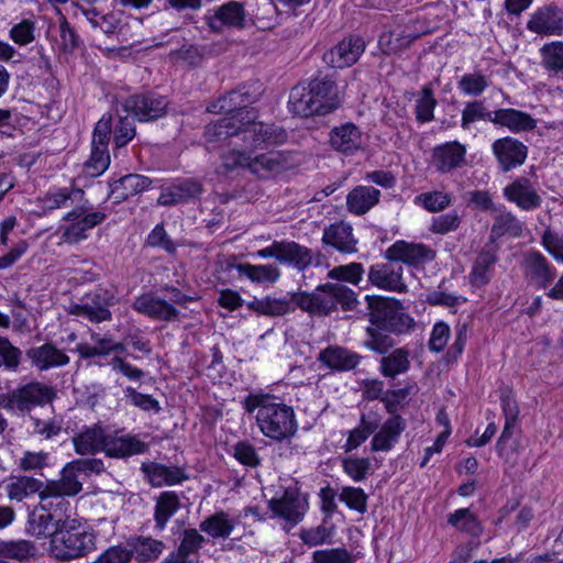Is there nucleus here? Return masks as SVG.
I'll list each match as a JSON object with an SVG mask.
<instances>
[{"label": "nucleus", "instance_id": "nucleus-59", "mask_svg": "<svg viewBox=\"0 0 563 563\" xmlns=\"http://www.w3.org/2000/svg\"><path fill=\"white\" fill-rule=\"evenodd\" d=\"M22 358V351L14 346L10 340L0 335V367L16 372Z\"/></svg>", "mask_w": 563, "mask_h": 563}, {"label": "nucleus", "instance_id": "nucleus-30", "mask_svg": "<svg viewBox=\"0 0 563 563\" xmlns=\"http://www.w3.org/2000/svg\"><path fill=\"white\" fill-rule=\"evenodd\" d=\"M142 471L147 476L148 482L156 487L180 484L188 478L184 468L161 463L142 464Z\"/></svg>", "mask_w": 563, "mask_h": 563}, {"label": "nucleus", "instance_id": "nucleus-21", "mask_svg": "<svg viewBox=\"0 0 563 563\" xmlns=\"http://www.w3.org/2000/svg\"><path fill=\"white\" fill-rule=\"evenodd\" d=\"M466 163V148L453 141L437 146L432 152V165L440 173H450Z\"/></svg>", "mask_w": 563, "mask_h": 563}, {"label": "nucleus", "instance_id": "nucleus-32", "mask_svg": "<svg viewBox=\"0 0 563 563\" xmlns=\"http://www.w3.org/2000/svg\"><path fill=\"white\" fill-rule=\"evenodd\" d=\"M309 87L312 95V101H316V106H318L317 114H328L338 107V100L334 96L335 86L330 78H313L309 81Z\"/></svg>", "mask_w": 563, "mask_h": 563}, {"label": "nucleus", "instance_id": "nucleus-12", "mask_svg": "<svg viewBox=\"0 0 563 563\" xmlns=\"http://www.w3.org/2000/svg\"><path fill=\"white\" fill-rule=\"evenodd\" d=\"M435 255L437 252L426 244L409 243L402 240L395 242L385 252L387 260L416 267L432 262Z\"/></svg>", "mask_w": 563, "mask_h": 563}, {"label": "nucleus", "instance_id": "nucleus-48", "mask_svg": "<svg viewBox=\"0 0 563 563\" xmlns=\"http://www.w3.org/2000/svg\"><path fill=\"white\" fill-rule=\"evenodd\" d=\"M235 268L240 275L246 276L250 280L257 284H273L280 277L279 268L273 264L253 265L240 263Z\"/></svg>", "mask_w": 563, "mask_h": 563}, {"label": "nucleus", "instance_id": "nucleus-47", "mask_svg": "<svg viewBox=\"0 0 563 563\" xmlns=\"http://www.w3.org/2000/svg\"><path fill=\"white\" fill-rule=\"evenodd\" d=\"M37 548L30 540L18 539L0 541V556L2 559L24 562L35 558Z\"/></svg>", "mask_w": 563, "mask_h": 563}, {"label": "nucleus", "instance_id": "nucleus-13", "mask_svg": "<svg viewBox=\"0 0 563 563\" xmlns=\"http://www.w3.org/2000/svg\"><path fill=\"white\" fill-rule=\"evenodd\" d=\"M404 267L397 261L388 260L387 263L375 264L368 272V280L376 287L396 292H405L407 285L404 282Z\"/></svg>", "mask_w": 563, "mask_h": 563}, {"label": "nucleus", "instance_id": "nucleus-9", "mask_svg": "<svg viewBox=\"0 0 563 563\" xmlns=\"http://www.w3.org/2000/svg\"><path fill=\"white\" fill-rule=\"evenodd\" d=\"M256 96L250 92L245 86L236 90L230 91L228 95L222 96L216 102L208 106L207 110L211 113H225L224 118H249L253 122H258L257 113L253 109H249V104L255 102Z\"/></svg>", "mask_w": 563, "mask_h": 563}, {"label": "nucleus", "instance_id": "nucleus-41", "mask_svg": "<svg viewBox=\"0 0 563 563\" xmlns=\"http://www.w3.org/2000/svg\"><path fill=\"white\" fill-rule=\"evenodd\" d=\"M107 214L96 211L86 214L80 220L67 225L62 234L64 242L73 244L87 239V232L104 221Z\"/></svg>", "mask_w": 563, "mask_h": 563}, {"label": "nucleus", "instance_id": "nucleus-15", "mask_svg": "<svg viewBox=\"0 0 563 563\" xmlns=\"http://www.w3.org/2000/svg\"><path fill=\"white\" fill-rule=\"evenodd\" d=\"M269 508L276 517L294 527L303 519L308 504L296 490L287 489L280 498L269 501Z\"/></svg>", "mask_w": 563, "mask_h": 563}, {"label": "nucleus", "instance_id": "nucleus-53", "mask_svg": "<svg viewBox=\"0 0 563 563\" xmlns=\"http://www.w3.org/2000/svg\"><path fill=\"white\" fill-rule=\"evenodd\" d=\"M164 548L165 545L162 541L150 537H141L133 542L132 549L130 550L133 551L137 561L147 562L157 559Z\"/></svg>", "mask_w": 563, "mask_h": 563}, {"label": "nucleus", "instance_id": "nucleus-11", "mask_svg": "<svg viewBox=\"0 0 563 563\" xmlns=\"http://www.w3.org/2000/svg\"><path fill=\"white\" fill-rule=\"evenodd\" d=\"M122 111L134 115L139 121L156 120L165 114L167 101L154 93L133 95L121 102Z\"/></svg>", "mask_w": 563, "mask_h": 563}, {"label": "nucleus", "instance_id": "nucleus-14", "mask_svg": "<svg viewBox=\"0 0 563 563\" xmlns=\"http://www.w3.org/2000/svg\"><path fill=\"white\" fill-rule=\"evenodd\" d=\"M25 355L31 366L38 372L64 367L70 362L66 352L58 349L53 342H45L38 346H32L26 350Z\"/></svg>", "mask_w": 563, "mask_h": 563}, {"label": "nucleus", "instance_id": "nucleus-50", "mask_svg": "<svg viewBox=\"0 0 563 563\" xmlns=\"http://www.w3.org/2000/svg\"><path fill=\"white\" fill-rule=\"evenodd\" d=\"M438 100L434 98L433 90L430 85H424L421 89L419 98L416 100L415 114L420 123H427L434 119V109Z\"/></svg>", "mask_w": 563, "mask_h": 563}, {"label": "nucleus", "instance_id": "nucleus-27", "mask_svg": "<svg viewBox=\"0 0 563 563\" xmlns=\"http://www.w3.org/2000/svg\"><path fill=\"white\" fill-rule=\"evenodd\" d=\"M152 180L143 175L129 174L110 184L109 198L115 203H120L130 197H133L146 190Z\"/></svg>", "mask_w": 563, "mask_h": 563}, {"label": "nucleus", "instance_id": "nucleus-61", "mask_svg": "<svg viewBox=\"0 0 563 563\" xmlns=\"http://www.w3.org/2000/svg\"><path fill=\"white\" fill-rule=\"evenodd\" d=\"M123 394L131 405L143 411H153L154 413H158L162 410L158 400L153 398L151 395L139 393L131 386L125 387L123 389Z\"/></svg>", "mask_w": 563, "mask_h": 563}, {"label": "nucleus", "instance_id": "nucleus-24", "mask_svg": "<svg viewBox=\"0 0 563 563\" xmlns=\"http://www.w3.org/2000/svg\"><path fill=\"white\" fill-rule=\"evenodd\" d=\"M321 241L324 245H330L343 254L357 252V240L353 235V228L343 221L324 228Z\"/></svg>", "mask_w": 563, "mask_h": 563}, {"label": "nucleus", "instance_id": "nucleus-31", "mask_svg": "<svg viewBox=\"0 0 563 563\" xmlns=\"http://www.w3.org/2000/svg\"><path fill=\"white\" fill-rule=\"evenodd\" d=\"M108 435L101 427L95 424L86 427L73 438L76 453L80 455L95 454L99 451L106 452Z\"/></svg>", "mask_w": 563, "mask_h": 563}, {"label": "nucleus", "instance_id": "nucleus-10", "mask_svg": "<svg viewBox=\"0 0 563 563\" xmlns=\"http://www.w3.org/2000/svg\"><path fill=\"white\" fill-rule=\"evenodd\" d=\"M521 269L528 285L537 289H545L558 276L555 267L538 251L525 253Z\"/></svg>", "mask_w": 563, "mask_h": 563}, {"label": "nucleus", "instance_id": "nucleus-17", "mask_svg": "<svg viewBox=\"0 0 563 563\" xmlns=\"http://www.w3.org/2000/svg\"><path fill=\"white\" fill-rule=\"evenodd\" d=\"M504 197L523 211L539 208L542 198L533 187L530 179L518 177L503 189Z\"/></svg>", "mask_w": 563, "mask_h": 563}, {"label": "nucleus", "instance_id": "nucleus-3", "mask_svg": "<svg viewBox=\"0 0 563 563\" xmlns=\"http://www.w3.org/2000/svg\"><path fill=\"white\" fill-rule=\"evenodd\" d=\"M51 543L58 560L69 561L92 552L96 549V537L88 527L71 520L56 529Z\"/></svg>", "mask_w": 563, "mask_h": 563}, {"label": "nucleus", "instance_id": "nucleus-28", "mask_svg": "<svg viewBox=\"0 0 563 563\" xmlns=\"http://www.w3.org/2000/svg\"><path fill=\"white\" fill-rule=\"evenodd\" d=\"M317 360L330 369L351 371L360 363V355L339 345H330L319 352Z\"/></svg>", "mask_w": 563, "mask_h": 563}, {"label": "nucleus", "instance_id": "nucleus-58", "mask_svg": "<svg viewBox=\"0 0 563 563\" xmlns=\"http://www.w3.org/2000/svg\"><path fill=\"white\" fill-rule=\"evenodd\" d=\"M365 271L361 263L339 265L328 272V277L333 280L358 285Z\"/></svg>", "mask_w": 563, "mask_h": 563}, {"label": "nucleus", "instance_id": "nucleus-1", "mask_svg": "<svg viewBox=\"0 0 563 563\" xmlns=\"http://www.w3.org/2000/svg\"><path fill=\"white\" fill-rule=\"evenodd\" d=\"M205 136L209 142L229 141V148L220 156V168L224 173L245 169L264 178L289 167L287 156L282 152L256 154L262 145L286 142L288 134L280 126L253 122L251 117L221 118L206 126Z\"/></svg>", "mask_w": 563, "mask_h": 563}, {"label": "nucleus", "instance_id": "nucleus-63", "mask_svg": "<svg viewBox=\"0 0 563 563\" xmlns=\"http://www.w3.org/2000/svg\"><path fill=\"white\" fill-rule=\"evenodd\" d=\"M354 556L345 548L319 550L313 553V563H353Z\"/></svg>", "mask_w": 563, "mask_h": 563}, {"label": "nucleus", "instance_id": "nucleus-40", "mask_svg": "<svg viewBox=\"0 0 563 563\" xmlns=\"http://www.w3.org/2000/svg\"><path fill=\"white\" fill-rule=\"evenodd\" d=\"M235 528V521L225 511H217L199 523V530L213 539H228Z\"/></svg>", "mask_w": 563, "mask_h": 563}, {"label": "nucleus", "instance_id": "nucleus-26", "mask_svg": "<svg viewBox=\"0 0 563 563\" xmlns=\"http://www.w3.org/2000/svg\"><path fill=\"white\" fill-rule=\"evenodd\" d=\"M492 118L495 125L507 128L512 133L528 132L537 128V120L531 114L514 108L497 109Z\"/></svg>", "mask_w": 563, "mask_h": 563}, {"label": "nucleus", "instance_id": "nucleus-35", "mask_svg": "<svg viewBox=\"0 0 563 563\" xmlns=\"http://www.w3.org/2000/svg\"><path fill=\"white\" fill-rule=\"evenodd\" d=\"M523 231V223L504 205H498L494 212V222L492 225V236L500 238L510 235L519 238Z\"/></svg>", "mask_w": 563, "mask_h": 563}, {"label": "nucleus", "instance_id": "nucleus-25", "mask_svg": "<svg viewBox=\"0 0 563 563\" xmlns=\"http://www.w3.org/2000/svg\"><path fill=\"white\" fill-rule=\"evenodd\" d=\"M329 143L333 150L352 155L362 147V132L354 123H344L330 131Z\"/></svg>", "mask_w": 563, "mask_h": 563}, {"label": "nucleus", "instance_id": "nucleus-51", "mask_svg": "<svg viewBox=\"0 0 563 563\" xmlns=\"http://www.w3.org/2000/svg\"><path fill=\"white\" fill-rule=\"evenodd\" d=\"M489 86V77L479 71L464 74L457 81L459 90L472 97L481 96Z\"/></svg>", "mask_w": 563, "mask_h": 563}, {"label": "nucleus", "instance_id": "nucleus-22", "mask_svg": "<svg viewBox=\"0 0 563 563\" xmlns=\"http://www.w3.org/2000/svg\"><path fill=\"white\" fill-rule=\"evenodd\" d=\"M527 26L539 35H561L563 33V12L556 7H543L531 15Z\"/></svg>", "mask_w": 563, "mask_h": 563}, {"label": "nucleus", "instance_id": "nucleus-34", "mask_svg": "<svg viewBox=\"0 0 563 563\" xmlns=\"http://www.w3.org/2000/svg\"><path fill=\"white\" fill-rule=\"evenodd\" d=\"M205 541V537L197 529L184 530L177 551L170 553L162 563H192L190 555L197 553Z\"/></svg>", "mask_w": 563, "mask_h": 563}, {"label": "nucleus", "instance_id": "nucleus-36", "mask_svg": "<svg viewBox=\"0 0 563 563\" xmlns=\"http://www.w3.org/2000/svg\"><path fill=\"white\" fill-rule=\"evenodd\" d=\"M147 450V444L134 435L110 437L106 443V454L111 457H129L142 454Z\"/></svg>", "mask_w": 563, "mask_h": 563}, {"label": "nucleus", "instance_id": "nucleus-44", "mask_svg": "<svg viewBox=\"0 0 563 563\" xmlns=\"http://www.w3.org/2000/svg\"><path fill=\"white\" fill-rule=\"evenodd\" d=\"M246 306L252 311L269 317H282L294 311V303L289 301V297L274 298L267 296L261 299L255 298Z\"/></svg>", "mask_w": 563, "mask_h": 563}, {"label": "nucleus", "instance_id": "nucleus-62", "mask_svg": "<svg viewBox=\"0 0 563 563\" xmlns=\"http://www.w3.org/2000/svg\"><path fill=\"white\" fill-rule=\"evenodd\" d=\"M364 345L378 354H386L395 345L391 336L380 332L377 329H367V339Z\"/></svg>", "mask_w": 563, "mask_h": 563}, {"label": "nucleus", "instance_id": "nucleus-4", "mask_svg": "<svg viewBox=\"0 0 563 563\" xmlns=\"http://www.w3.org/2000/svg\"><path fill=\"white\" fill-rule=\"evenodd\" d=\"M371 322L379 330L405 333L413 325V319L404 312L398 300L366 296Z\"/></svg>", "mask_w": 563, "mask_h": 563}, {"label": "nucleus", "instance_id": "nucleus-54", "mask_svg": "<svg viewBox=\"0 0 563 563\" xmlns=\"http://www.w3.org/2000/svg\"><path fill=\"white\" fill-rule=\"evenodd\" d=\"M494 111H488L482 100L466 102L461 118V126L468 130L476 121H488L493 123Z\"/></svg>", "mask_w": 563, "mask_h": 563}, {"label": "nucleus", "instance_id": "nucleus-64", "mask_svg": "<svg viewBox=\"0 0 563 563\" xmlns=\"http://www.w3.org/2000/svg\"><path fill=\"white\" fill-rule=\"evenodd\" d=\"M133 551L124 545H113L103 551L91 563H130Z\"/></svg>", "mask_w": 563, "mask_h": 563}, {"label": "nucleus", "instance_id": "nucleus-20", "mask_svg": "<svg viewBox=\"0 0 563 563\" xmlns=\"http://www.w3.org/2000/svg\"><path fill=\"white\" fill-rule=\"evenodd\" d=\"M208 25L214 31H221L223 26L243 29L246 21V12L241 2L229 1L213 8L207 15Z\"/></svg>", "mask_w": 563, "mask_h": 563}, {"label": "nucleus", "instance_id": "nucleus-60", "mask_svg": "<svg viewBox=\"0 0 563 563\" xmlns=\"http://www.w3.org/2000/svg\"><path fill=\"white\" fill-rule=\"evenodd\" d=\"M256 22L261 29H272L279 23V12L276 7V0H260Z\"/></svg>", "mask_w": 563, "mask_h": 563}, {"label": "nucleus", "instance_id": "nucleus-33", "mask_svg": "<svg viewBox=\"0 0 563 563\" xmlns=\"http://www.w3.org/2000/svg\"><path fill=\"white\" fill-rule=\"evenodd\" d=\"M380 191L372 186H357L346 197V207L356 216L367 213L379 202Z\"/></svg>", "mask_w": 563, "mask_h": 563}, {"label": "nucleus", "instance_id": "nucleus-57", "mask_svg": "<svg viewBox=\"0 0 563 563\" xmlns=\"http://www.w3.org/2000/svg\"><path fill=\"white\" fill-rule=\"evenodd\" d=\"M415 37L406 35L402 31H389L379 36L380 49L388 55L397 54L408 47Z\"/></svg>", "mask_w": 563, "mask_h": 563}, {"label": "nucleus", "instance_id": "nucleus-7", "mask_svg": "<svg viewBox=\"0 0 563 563\" xmlns=\"http://www.w3.org/2000/svg\"><path fill=\"white\" fill-rule=\"evenodd\" d=\"M318 314H330L340 306L343 311L356 308L357 300L354 290L339 283H325L314 289Z\"/></svg>", "mask_w": 563, "mask_h": 563}, {"label": "nucleus", "instance_id": "nucleus-6", "mask_svg": "<svg viewBox=\"0 0 563 563\" xmlns=\"http://www.w3.org/2000/svg\"><path fill=\"white\" fill-rule=\"evenodd\" d=\"M117 302L112 291L104 288H97L87 292L79 302L71 303L68 312L71 316L87 319L93 323L110 321L112 313L110 307Z\"/></svg>", "mask_w": 563, "mask_h": 563}, {"label": "nucleus", "instance_id": "nucleus-56", "mask_svg": "<svg viewBox=\"0 0 563 563\" xmlns=\"http://www.w3.org/2000/svg\"><path fill=\"white\" fill-rule=\"evenodd\" d=\"M110 164L108 145L91 144V155L85 164V173L90 177L100 176Z\"/></svg>", "mask_w": 563, "mask_h": 563}, {"label": "nucleus", "instance_id": "nucleus-18", "mask_svg": "<svg viewBox=\"0 0 563 563\" xmlns=\"http://www.w3.org/2000/svg\"><path fill=\"white\" fill-rule=\"evenodd\" d=\"M365 49V42L360 36L342 40L323 55V60L334 68H344L357 62Z\"/></svg>", "mask_w": 563, "mask_h": 563}, {"label": "nucleus", "instance_id": "nucleus-42", "mask_svg": "<svg viewBox=\"0 0 563 563\" xmlns=\"http://www.w3.org/2000/svg\"><path fill=\"white\" fill-rule=\"evenodd\" d=\"M43 482L31 476H11L5 484L7 497L12 501H22L31 495L38 494Z\"/></svg>", "mask_w": 563, "mask_h": 563}, {"label": "nucleus", "instance_id": "nucleus-43", "mask_svg": "<svg viewBox=\"0 0 563 563\" xmlns=\"http://www.w3.org/2000/svg\"><path fill=\"white\" fill-rule=\"evenodd\" d=\"M312 101L311 90L308 84L295 86L289 95V110L297 115L311 117L318 113V106Z\"/></svg>", "mask_w": 563, "mask_h": 563}, {"label": "nucleus", "instance_id": "nucleus-2", "mask_svg": "<svg viewBox=\"0 0 563 563\" xmlns=\"http://www.w3.org/2000/svg\"><path fill=\"white\" fill-rule=\"evenodd\" d=\"M243 408L249 413L256 411V426L261 433L271 440H288L298 430L294 408L274 395L250 394L243 401Z\"/></svg>", "mask_w": 563, "mask_h": 563}, {"label": "nucleus", "instance_id": "nucleus-19", "mask_svg": "<svg viewBox=\"0 0 563 563\" xmlns=\"http://www.w3.org/2000/svg\"><path fill=\"white\" fill-rule=\"evenodd\" d=\"M132 308L151 319L170 322L178 319L179 311L168 301L147 292L135 298Z\"/></svg>", "mask_w": 563, "mask_h": 563}, {"label": "nucleus", "instance_id": "nucleus-29", "mask_svg": "<svg viewBox=\"0 0 563 563\" xmlns=\"http://www.w3.org/2000/svg\"><path fill=\"white\" fill-rule=\"evenodd\" d=\"M66 497L68 496L62 493L56 485L53 486L48 482L43 483V488L38 492L40 503L37 506L55 517L56 522H60L70 508Z\"/></svg>", "mask_w": 563, "mask_h": 563}, {"label": "nucleus", "instance_id": "nucleus-8", "mask_svg": "<svg viewBox=\"0 0 563 563\" xmlns=\"http://www.w3.org/2000/svg\"><path fill=\"white\" fill-rule=\"evenodd\" d=\"M255 255L260 258L275 257L279 263L292 265L299 271H305L312 263L311 250L294 241H274Z\"/></svg>", "mask_w": 563, "mask_h": 563}, {"label": "nucleus", "instance_id": "nucleus-16", "mask_svg": "<svg viewBox=\"0 0 563 563\" xmlns=\"http://www.w3.org/2000/svg\"><path fill=\"white\" fill-rule=\"evenodd\" d=\"M492 150L504 172L521 166L528 155V147L510 136L496 140Z\"/></svg>", "mask_w": 563, "mask_h": 563}, {"label": "nucleus", "instance_id": "nucleus-37", "mask_svg": "<svg viewBox=\"0 0 563 563\" xmlns=\"http://www.w3.org/2000/svg\"><path fill=\"white\" fill-rule=\"evenodd\" d=\"M380 423V418L376 412L362 413L360 417L358 427L349 432L343 449L345 452H351L363 444L371 434H373Z\"/></svg>", "mask_w": 563, "mask_h": 563}, {"label": "nucleus", "instance_id": "nucleus-55", "mask_svg": "<svg viewBox=\"0 0 563 563\" xmlns=\"http://www.w3.org/2000/svg\"><path fill=\"white\" fill-rule=\"evenodd\" d=\"M78 473L75 464L70 462L63 468L58 481H49L48 483L53 486L56 485V487L67 496H75L82 488L78 479Z\"/></svg>", "mask_w": 563, "mask_h": 563}, {"label": "nucleus", "instance_id": "nucleus-45", "mask_svg": "<svg viewBox=\"0 0 563 563\" xmlns=\"http://www.w3.org/2000/svg\"><path fill=\"white\" fill-rule=\"evenodd\" d=\"M57 525L55 517L36 506L29 515L26 531L37 539L45 538L59 529Z\"/></svg>", "mask_w": 563, "mask_h": 563}, {"label": "nucleus", "instance_id": "nucleus-5", "mask_svg": "<svg viewBox=\"0 0 563 563\" xmlns=\"http://www.w3.org/2000/svg\"><path fill=\"white\" fill-rule=\"evenodd\" d=\"M55 396L53 387L34 380L9 391L2 400V405L8 410L25 413L35 407L49 404Z\"/></svg>", "mask_w": 563, "mask_h": 563}, {"label": "nucleus", "instance_id": "nucleus-52", "mask_svg": "<svg viewBox=\"0 0 563 563\" xmlns=\"http://www.w3.org/2000/svg\"><path fill=\"white\" fill-rule=\"evenodd\" d=\"M542 66L553 73L563 71V42L554 41L540 48Z\"/></svg>", "mask_w": 563, "mask_h": 563}, {"label": "nucleus", "instance_id": "nucleus-38", "mask_svg": "<svg viewBox=\"0 0 563 563\" xmlns=\"http://www.w3.org/2000/svg\"><path fill=\"white\" fill-rule=\"evenodd\" d=\"M410 352L406 347H397L387 352L379 361V372L386 378H395L409 371Z\"/></svg>", "mask_w": 563, "mask_h": 563}, {"label": "nucleus", "instance_id": "nucleus-23", "mask_svg": "<svg viewBox=\"0 0 563 563\" xmlns=\"http://www.w3.org/2000/svg\"><path fill=\"white\" fill-rule=\"evenodd\" d=\"M406 420L399 416H390L378 429L374 432L371 441V450L373 452H387L394 448L399 441L401 433L406 430Z\"/></svg>", "mask_w": 563, "mask_h": 563}, {"label": "nucleus", "instance_id": "nucleus-46", "mask_svg": "<svg viewBox=\"0 0 563 563\" xmlns=\"http://www.w3.org/2000/svg\"><path fill=\"white\" fill-rule=\"evenodd\" d=\"M496 262L497 258L495 254H493L492 252H481L476 256L473 263L472 272L470 274V280L472 286L483 287L487 285L493 277L494 265L496 264Z\"/></svg>", "mask_w": 563, "mask_h": 563}, {"label": "nucleus", "instance_id": "nucleus-49", "mask_svg": "<svg viewBox=\"0 0 563 563\" xmlns=\"http://www.w3.org/2000/svg\"><path fill=\"white\" fill-rule=\"evenodd\" d=\"M448 523L473 538H478L484 531L482 523L468 508H461L450 514Z\"/></svg>", "mask_w": 563, "mask_h": 563}, {"label": "nucleus", "instance_id": "nucleus-39", "mask_svg": "<svg viewBox=\"0 0 563 563\" xmlns=\"http://www.w3.org/2000/svg\"><path fill=\"white\" fill-rule=\"evenodd\" d=\"M180 500L175 492L161 493L155 499L154 522L155 528L163 531L170 518L179 510Z\"/></svg>", "mask_w": 563, "mask_h": 563}]
</instances>
